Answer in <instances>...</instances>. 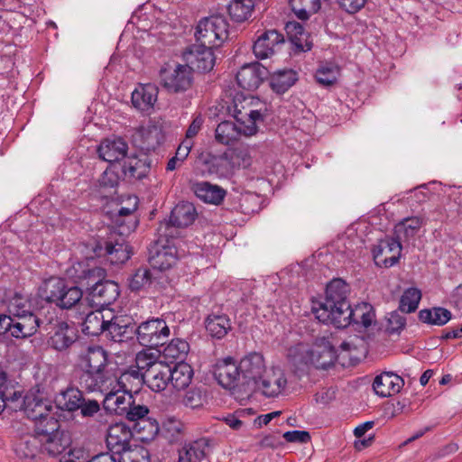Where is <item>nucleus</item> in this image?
<instances>
[{
  "label": "nucleus",
  "mask_w": 462,
  "mask_h": 462,
  "mask_svg": "<svg viewBox=\"0 0 462 462\" xmlns=\"http://www.w3.org/2000/svg\"><path fill=\"white\" fill-rule=\"evenodd\" d=\"M347 284L342 279H334L326 289L323 301H314L312 312L322 323H331L337 328L350 324L349 302L346 300Z\"/></svg>",
  "instance_id": "1"
},
{
  "label": "nucleus",
  "mask_w": 462,
  "mask_h": 462,
  "mask_svg": "<svg viewBox=\"0 0 462 462\" xmlns=\"http://www.w3.org/2000/svg\"><path fill=\"white\" fill-rule=\"evenodd\" d=\"M78 365L83 371L80 383L88 391L95 392L112 374L116 362L108 359L107 353L101 346H93L79 354Z\"/></svg>",
  "instance_id": "2"
},
{
  "label": "nucleus",
  "mask_w": 462,
  "mask_h": 462,
  "mask_svg": "<svg viewBox=\"0 0 462 462\" xmlns=\"http://www.w3.org/2000/svg\"><path fill=\"white\" fill-rule=\"evenodd\" d=\"M106 272L101 267L82 270L78 276L79 282L90 291L91 296L99 305H110L119 296L118 284L112 281H104Z\"/></svg>",
  "instance_id": "3"
},
{
  "label": "nucleus",
  "mask_w": 462,
  "mask_h": 462,
  "mask_svg": "<svg viewBox=\"0 0 462 462\" xmlns=\"http://www.w3.org/2000/svg\"><path fill=\"white\" fill-rule=\"evenodd\" d=\"M260 106L262 104L258 98L237 95L228 107L229 113L243 126L245 136H252L258 132L257 124L263 120Z\"/></svg>",
  "instance_id": "4"
},
{
  "label": "nucleus",
  "mask_w": 462,
  "mask_h": 462,
  "mask_svg": "<svg viewBox=\"0 0 462 462\" xmlns=\"http://www.w3.org/2000/svg\"><path fill=\"white\" fill-rule=\"evenodd\" d=\"M161 85L170 93L189 89L193 82V69L189 65L166 63L159 70Z\"/></svg>",
  "instance_id": "5"
},
{
  "label": "nucleus",
  "mask_w": 462,
  "mask_h": 462,
  "mask_svg": "<svg viewBox=\"0 0 462 462\" xmlns=\"http://www.w3.org/2000/svg\"><path fill=\"white\" fill-rule=\"evenodd\" d=\"M228 36V23L222 15H213L200 20L195 37L198 43L217 48Z\"/></svg>",
  "instance_id": "6"
},
{
  "label": "nucleus",
  "mask_w": 462,
  "mask_h": 462,
  "mask_svg": "<svg viewBox=\"0 0 462 462\" xmlns=\"http://www.w3.org/2000/svg\"><path fill=\"white\" fill-rule=\"evenodd\" d=\"M198 214L194 205L182 201L177 204L171 212L170 219L160 223L157 234L161 237L177 238L180 236V228L190 226Z\"/></svg>",
  "instance_id": "7"
},
{
  "label": "nucleus",
  "mask_w": 462,
  "mask_h": 462,
  "mask_svg": "<svg viewBox=\"0 0 462 462\" xmlns=\"http://www.w3.org/2000/svg\"><path fill=\"white\" fill-rule=\"evenodd\" d=\"M209 173L224 177L235 169L248 168L252 163V157L247 148L236 147L224 153L221 157H213L208 162Z\"/></svg>",
  "instance_id": "8"
},
{
  "label": "nucleus",
  "mask_w": 462,
  "mask_h": 462,
  "mask_svg": "<svg viewBox=\"0 0 462 462\" xmlns=\"http://www.w3.org/2000/svg\"><path fill=\"white\" fill-rule=\"evenodd\" d=\"M170 337V328L162 319H151L136 328V338L144 346L154 348L164 345Z\"/></svg>",
  "instance_id": "9"
},
{
  "label": "nucleus",
  "mask_w": 462,
  "mask_h": 462,
  "mask_svg": "<svg viewBox=\"0 0 462 462\" xmlns=\"http://www.w3.org/2000/svg\"><path fill=\"white\" fill-rule=\"evenodd\" d=\"M104 382L96 390L104 395V409L111 413L124 415L127 407L134 403L132 394L125 390L116 389L111 383Z\"/></svg>",
  "instance_id": "10"
},
{
  "label": "nucleus",
  "mask_w": 462,
  "mask_h": 462,
  "mask_svg": "<svg viewBox=\"0 0 462 462\" xmlns=\"http://www.w3.org/2000/svg\"><path fill=\"white\" fill-rule=\"evenodd\" d=\"M171 237L158 236L154 253L150 256L149 262L155 273L171 268L177 263V248Z\"/></svg>",
  "instance_id": "11"
},
{
  "label": "nucleus",
  "mask_w": 462,
  "mask_h": 462,
  "mask_svg": "<svg viewBox=\"0 0 462 462\" xmlns=\"http://www.w3.org/2000/svg\"><path fill=\"white\" fill-rule=\"evenodd\" d=\"M287 386V378L280 368L268 367L254 384V389L267 398L282 394Z\"/></svg>",
  "instance_id": "12"
},
{
  "label": "nucleus",
  "mask_w": 462,
  "mask_h": 462,
  "mask_svg": "<svg viewBox=\"0 0 462 462\" xmlns=\"http://www.w3.org/2000/svg\"><path fill=\"white\" fill-rule=\"evenodd\" d=\"M402 244L396 237L381 239L373 249L374 263L379 267L389 268L398 263L402 254Z\"/></svg>",
  "instance_id": "13"
},
{
  "label": "nucleus",
  "mask_w": 462,
  "mask_h": 462,
  "mask_svg": "<svg viewBox=\"0 0 462 462\" xmlns=\"http://www.w3.org/2000/svg\"><path fill=\"white\" fill-rule=\"evenodd\" d=\"M239 365L243 386H254L268 368L263 356L258 352H251L245 355L240 359Z\"/></svg>",
  "instance_id": "14"
},
{
  "label": "nucleus",
  "mask_w": 462,
  "mask_h": 462,
  "mask_svg": "<svg viewBox=\"0 0 462 462\" xmlns=\"http://www.w3.org/2000/svg\"><path fill=\"white\" fill-rule=\"evenodd\" d=\"M239 367V362H236L232 357H226L217 361L214 375L222 387L232 389L242 385V374Z\"/></svg>",
  "instance_id": "15"
},
{
  "label": "nucleus",
  "mask_w": 462,
  "mask_h": 462,
  "mask_svg": "<svg viewBox=\"0 0 462 462\" xmlns=\"http://www.w3.org/2000/svg\"><path fill=\"white\" fill-rule=\"evenodd\" d=\"M106 382L111 383L116 389H122L131 393L137 391L145 383V374L134 366L122 371L116 365V368L114 369Z\"/></svg>",
  "instance_id": "16"
},
{
  "label": "nucleus",
  "mask_w": 462,
  "mask_h": 462,
  "mask_svg": "<svg viewBox=\"0 0 462 462\" xmlns=\"http://www.w3.org/2000/svg\"><path fill=\"white\" fill-rule=\"evenodd\" d=\"M159 88L152 83H139L131 95L133 106L141 113L150 115L158 100Z\"/></svg>",
  "instance_id": "17"
},
{
  "label": "nucleus",
  "mask_w": 462,
  "mask_h": 462,
  "mask_svg": "<svg viewBox=\"0 0 462 462\" xmlns=\"http://www.w3.org/2000/svg\"><path fill=\"white\" fill-rule=\"evenodd\" d=\"M53 409L51 402L44 398L40 391H31L24 397V413L32 421L52 414Z\"/></svg>",
  "instance_id": "18"
},
{
  "label": "nucleus",
  "mask_w": 462,
  "mask_h": 462,
  "mask_svg": "<svg viewBox=\"0 0 462 462\" xmlns=\"http://www.w3.org/2000/svg\"><path fill=\"white\" fill-rule=\"evenodd\" d=\"M69 287L64 279L51 276L42 282L38 294L42 300L59 307Z\"/></svg>",
  "instance_id": "19"
},
{
  "label": "nucleus",
  "mask_w": 462,
  "mask_h": 462,
  "mask_svg": "<svg viewBox=\"0 0 462 462\" xmlns=\"http://www.w3.org/2000/svg\"><path fill=\"white\" fill-rule=\"evenodd\" d=\"M283 42L282 34L276 30H268L258 36L253 51L258 59H267L273 55Z\"/></svg>",
  "instance_id": "20"
},
{
  "label": "nucleus",
  "mask_w": 462,
  "mask_h": 462,
  "mask_svg": "<svg viewBox=\"0 0 462 462\" xmlns=\"http://www.w3.org/2000/svg\"><path fill=\"white\" fill-rule=\"evenodd\" d=\"M267 74V69L259 62L245 64L236 73V81L240 88L246 90L256 89L263 78Z\"/></svg>",
  "instance_id": "21"
},
{
  "label": "nucleus",
  "mask_w": 462,
  "mask_h": 462,
  "mask_svg": "<svg viewBox=\"0 0 462 462\" xmlns=\"http://www.w3.org/2000/svg\"><path fill=\"white\" fill-rule=\"evenodd\" d=\"M213 49L214 47L197 42L186 54V60L199 71L208 72L214 68L216 61Z\"/></svg>",
  "instance_id": "22"
},
{
  "label": "nucleus",
  "mask_w": 462,
  "mask_h": 462,
  "mask_svg": "<svg viewBox=\"0 0 462 462\" xmlns=\"http://www.w3.org/2000/svg\"><path fill=\"white\" fill-rule=\"evenodd\" d=\"M127 151L128 144L122 138L105 139L97 147L98 157L109 163L124 159Z\"/></svg>",
  "instance_id": "23"
},
{
  "label": "nucleus",
  "mask_w": 462,
  "mask_h": 462,
  "mask_svg": "<svg viewBox=\"0 0 462 462\" xmlns=\"http://www.w3.org/2000/svg\"><path fill=\"white\" fill-rule=\"evenodd\" d=\"M404 385L403 379L392 372H384L377 375L373 383L375 393L382 397H389L400 393Z\"/></svg>",
  "instance_id": "24"
},
{
  "label": "nucleus",
  "mask_w": 462,
  "mask_h": 462,
  "mask_svg": "<svg viewBox=\"0 0 462 462\" xmlns=\"http://www.w3.org/2000/svg\"><path fill=\"white\" fill-rule=\"evenodd\" d=\"M303 360L316 368L327 369L334 364L335 351L329 344L317 345L306 351Z\"/></svg>",
  "instance_id": "25"
},
{
  "label": "nucleus",
  "mask_w": 462,
  "mask_h": 462,
  "mask_svg": "<svg viewBox=\"0 0 462 462\" xmlns=\"http://www.w3.org/2000/svg\"><path fill=\"white\" fill-rule=\"evenodd\" d=\"M77 338L76 328L61 321L55 326L53 334L49 339V344L52 348L58 351H64L75 343Z\"/></svg>",
  "instance_id": "26"
},
{
  "label": "nucleus",
  "mask_w": 462,
  "mask_h": 462,
  "mask_svg": "<svg viewBox=\"0 0 462 462\" xmlns=\"http://www.w3.org/2000/svg\"><path fill=\"white\" fill-rule=\"evenodd\" d=\"M132 252L124 237H110L106 242L105 255L111 264H123L131 257Z\"/></svg>",
  "instance_id": "27"
},
{
  "label": "nucleus",
  "mask_w": 462,
  "mask_h": 462,
  "mask_svg": "<svg viewBox=\"0 0 462 462\" xmlns=\"http://www.w3.org/2000/svg\"><path fill=\"white\" fill-rule=\"evenodd\" d=\"M171 366L163 362L155 364L145 374V383L153 392H162L170 383Z\"/></svg>",
  "instance_id": "28"
},
{
  "label": "nucleus",
  "mask_w": 462,
  "mask_h": 462,
  "mask_svg": "<svg viewBox=\"0 0 462 462\" xmlns=\"http://www.w3.org/2000/svg\"><path fill=\"white\" fill-rule=\"evenodd\" d=\"M192 190L200 200L214 205L220 204L226 196V190L223 188L208 181L194 183Z\"/></svg>",
  "instance_id": "29"
},
{
  "label": "nucleus",
  "mask_w": 462,
  "mask_h": 462,
  "mask_svg": "<svg viewBox=\"0 0 462 462\" xmlns=\"http://www.w3.org/2000/svg\"><path fill=\"white\" fill-rule=\"evenodd\" d=\"M82 311H79V316L85 315V317H81L83 322L82 332L87 336H99L100 334L105 332L106 319L102 311L100 310H90L86 312V309H82Z\"/></svg>",
  "instance_id": "30"
},
{
  "label": "nucleus",
  "mask_w": 462,
  "mask_h": 462,
  "mask_svg": "<svg viewBox=\"0 0 462 462\" xmlns=\"http://www.w3.org/2000/svg\"><path fill=\"white\" fill-rule=\"evenodd\" d=\"M12 336L16 338H24L34 335L40 327V319L33 313H26L14 319Z\"/></svg>",
  "instance_id": "31"
},
{
  "label": "nucleus",
  "mask_w": 462,
  "mask_h": 462,
  "mask_svg": "<svg viewBox=\"0 0 462 462\" xmlns=\"http://www.w3.org/2000/svg\"><path fill=\"white\" fill-rule=\"evenodd\" d=\"M81 401H83V393L79 389L73 387L61 391L55 397L56 408L68 411L79 410Z\"/></svg>",
  "instance_id": "32"
},
{
  "label": "nucleus",
  "mask_w": 462,
  "mask_h": 462,
  "mask_svg": "<svg viewBox=\"0 0 462 462\" xmlns=\"http://www.w3.org/2000/svg\"><path fill=\"white\" fill-rule=\"evenodd\" d=\"M243 134V126H236L234 122L223 121L215 130V140L220 144L229 145L236 142Z\"/></svg>",
  "instance_id": "33"
},
{
  "label": "nucleus",
  "mask_w": 462,
  "mask_h": 462,
  "mask_svg": "<svg viewBox=\"0 0 462 462\" xmlns=\"http://www.w3.org/2000/svg\"><path fill=\"white\" fill-rule=\"evenodd\" d=\"M142 141V148L148 152L154 151L164 142V133L161 126L156 125H147L139 130Z\"/></svg>",
  "instance_id": "34"
},
{
  "label": "nucleus",
  "mask_w": 462,
  "mask_h": 462,
  "mask_svg": "<svg viewBox=\"0 0 462 462\" xmlns=\"http://www.w3.org/2000/svg\"><path fill=\"white\" fill-rule=\"evenodd\" d=\"M208 449V440L198 439L182 448L178 462H199L207 456Z\"/></svg>",
  "instance_id": "35"
},
{
  "label": "nucleus",
  "mask_w": 462,
  "mask_h": 462,
  "mask_svg": "<svg viewBox=\"0 0 462 462\" xmlns=\"http://www.w3.org/2000/svg\"><path fill=\"white\" fill-rule=\"evenodd\" d=\"M158 277L152 270L145 267L138 268L128 279V285L131 291H139L151 285H156Z\"/></svg>",
  "instance_id": "36"
},
{
  "label": "nucleus",
  "mask_w": 462,
  "mask_h": 462,
  "mask_svg": "<svg viewBox=\"0 0 462 462\" xmlns=\"http://www.w3.org/2000/svg\"><path fill=\"white\" fill-rule=\"evenodd\" d=\"M42 448L51 456L61 454L70 443L69 437L64 431H58L42 440Z\"/></svg>",
  "instance_id": "37"
},
{
  "label": "nucleus",
  "mask_w": 462,
  "mask_h": 462,
  "mask_svg": "<svg viewBox=\"0 0 462 462\" xmlns=\"http://www.w3.org/2000/svg\"><path fill=\"white\" fill-rule=\"evenodd\" d=\"M297 73L292 69L277 70L271 75L270 86L279 94L286 92L297 81Z\"/></svg>",
  "instance_id": "38"
},
{
  "label": "nucleus",
  "mask_w": 462,
  "mask_h": 462,
  "mask_svg": "<svg viewBox=\"0 0 462 462\" xmlns=\"http://www.w3.org/2000/svg\"><path fill=\"white\" fill-rule=\"evenodd\" d=\"M193 371L187 363L180 362L173 368L171 367L170 383L177 390H182L191 382Z\"/></svg>",
  "instance_id": "39"
},
{
  "label": "nucleus",
  "mask_w": 462,
  "mask_h": 462,
  "mask_svg": "<svg viewBox=\"0 0 462 462\" xmlns=\"http://www.w3.org/2000/svg\"><path fill=\"white\" fill-rule=\"evenodd\" d=\"M451 312L442 307H433L431 309H424L419 312L420 321L435 326H443L451 319Z\"/></svg>",
  "instance_id": "40"
},
{
  "label": "nucleus",
  "mask_w": 462,
  "mask_h": 462,
  "mask_svg": "<svg viewBox=\"0 0 462 462\" xmlns=\"http://www.w3.org/2000/svg\"><path fill=\"white\" fill-rule=\"evenodd\" d=\"M130 437V431L122 423L112 425L106 436L107 446L113 448H117V450H122L125 448Z\"/></svg>",
  "instance_id": "41"
},
{
  "label": "nucleus",
  "mask_w": 462,
  "mask_h": 462,
  "mask_svg": "<svg viewBox=\"0 0 462 462\" xmlns=\"http://www.w3.org/2000/svg\"><path fill=\"white\" fill-rule=\"evenodd\" d=\"M206 328L212 337L222 338L231 329V322L226 315H210L206 320Z\"/></svg>",
  "instance_id": "42"
},
{
  "label": "nucleus",
  "mask_w": 462,
  "mask_h": 462,
  "mask_svg": "<svg viewBox=\"0 0 462 462\" xmlns=\"http://www.w3.org/2000/svg\"><path fill=\"white\" fill-rule=\"evenodd\" d=\"M33 423L35 438L38 440H42V439H45L60 430V422L53 416V413L49 416L41 418L33 421Z\"/></svg>",
  "instance_id": "43"
},
{
  "label": "nucleus",
  "mask_w": 462,
  "mask_h": 462,
  "mask_svg": "<svg viewBox=\"0 0 462 462\" xmlns=\"http://www.w3.org/2000/svg\"><path fill=\"white\" fill-rule=\"evenodd\" d=\"M6 308L13 319L33 312L30 299L19 293H15L7 300Z\"/></svg>",
  "instance_id": "44"
},
{
  "label": "nucleus",
  "mask_w": 462,
  "mask_h": 462,
  "mask_svg": "<svg viewBox=\"0 0 462 462\" xmlns=\"http://www.w3.org/2000/svg\"><path fill=\"white\" fill-rule=\"evenodd\" d=\"M254 7V0H231L227 10L234 21L244 22L251 16Z\"/></svg>",
  "instance_id": "45"
},
{
  "label": "nucleus",
  "mask_w": 462,
  "mask_h": 462,
  "mask_svg": "<svg viewBox=\"0 0 462 462\" xmlns=\"http://www.w3.org/2000/svg\"><path fill=\"white\" fill-rule=\"evenodd\" d=\"M422 225L421 218L418 217H408L395 226V237L402 240H409L413 237Z\"/></svg>",
  "instance_id": "46"
},
{
  "label": "nucleus",
  "mask_w": 462,
  "mask_h": 462,
  "mask_svg": "<svg viewBox=\"0 0 462 462\" xmlns=\"http://www.w3.org/2000/svg\"><path fill=\"white\" fill-rule=\"evenodd\" d=\"M116 453L117 462H150L149 452L143 446L134 445L116 450Z\"/></svg>",
  "instance_id": "47"
},
{
  "label": "nucleus",
  "mask_w": 462,
  "mask_h": 462,
  "mask_svg": "<svg viewBox=\"0 0 462 462\" xmlns=\"http://www.w3.org/2000/svg\"><path fill=\"white\" fill-rule=\"evenodd\" d=\"M129 328L128 319L116 316L106 319L105 332L114 341H123Z\"/></svg>",
  "instance_id": "48"
},
{
  "label": "nucleus",
  "mask_w": 462,
  "mask_h": 462,
  "mask_svg": "<svg viewBox=\"0 0 462 462\" xmlns=\"http://www.w3.org/2000/svg\"><path fill=\"white\" fill-rule=\"evenodd\" d=\"M189 350V345L187 341L180 338H173L163 349L162 354L165 358L171 361L182 360L186 357Z\"/></svg>",
  "instance_id": "49"
},
{
  "label": "nucleus",
  "mask_w": 462,
  "mask_h": 462,
  "mask_svg": "<svg viewBox=\"0 0 462 462\" xmlns=\"http://www.w3.org/2000/svg\"><path fill=\"white\" fill-rule=\"evenodd\" d=\"M58 308L61 310L77 308L81 310L82 309H88V304L83 300L82 290L78 286H70Z\"/></svg>",
  "instance_id": "50"
},
{
  "label": "nucleus",
  "mask_w": 462,
  "mask_h": 462,
  "mask_svg": "<svg viewBox=\"0 0 462 462\" xmlns=\"http://www.w3.org/2000/svg\"><path fill=\"white\" fill-rule=\"evenodd\" d=\"M340 69L337 65L326 62L319 65L315 73V78L320 85L330 86L337 81Z\"/></svg>",
  "instance_id": "51"
},
{
  "label": "nucleus",
  "mask_w": 462,
  "mask_h": 462,
  "mask_svg": "<svg viewBox=\"0 0 462 462\" xmlns=\"http://www.w3.org/2000/svg\"><path fill=\"white\" fill-rule=\"evenodd\" d=\"M421 300V291L418 288L406 289L400 299L399 310L404 313L414 312Z\"/></svg>",
  "instance_id": "52"
},
{
  "label": "nucleus",
  "mask_w": 462,
  "mask_h": 462,
  "mask_svg": "<svg viewBox=\"0 0 462 462\" xmlns=\"http://www.w3.org/2000/svg\"><path fill=\"white\" fill-rule=\"evenodd\" d=\"M290 5L296 16L300 20H307L311 14H315L320 7L319 0H290Z\"/></svg>",
  "instance_id": "53"
},
{
  "label": "nucleus",
  "mask_w": 462,
  "mask_h": 462,
  "mask_svg": "<svg viewBox=\"0 0 462 462\" xmlns=\"http://www.w3.org/2000/svg\"><path fill=\"white\" fill-rule=\"evenodd\" d=\"M35 437L21 439L14 447V452L21 459H32L37 452V441Z\"/></svg>",
  "instance_id": "54"
},
{
  "label": "nucleus",
  "mask_w": 462,
  "mask_h": 462,
  "mask_svg": "<svg viewBox=\"0 0 462 462\" xmlns=\"http://www.w3.org/2000/svg\"><path fill=\"white\" fill-rule=\"evenodd\" d=\"M157 359L158 351H152V348L140 351L135 356V366L134 367L143 372V374H146L153 365L162 362Z\"/></svg>",
  "instance_id": "55"
},
{
  "label": "nucleus",
  "mask_w": 462,
  "mask_h": 462,
  "mask_svg": "<svg viewBox=\"0 0 462 462\" xmlns=\"http://www.w3.org/2000/svg\"><path fill=\"white\" fill-rule=\"evenodd\" d=\"M134 430L141 433L142 431L146 432L145 435L141 436L143 439H152L159 431L158 424L155 420L144 418L134 425Z\"/></svg>",
  "instance_id": "56"
},
{
  "label": "nucleus",
  "mask_w": 462,
  "mask_h": 462,
  "mask_svg": "<svg viewBox=\"0 0 462 462\" xmlns=\"http://www.w3.org/2000/svg\"><path fill=\"white\" fill-rule=\"evenodd\" d=\"M203 396L198 388L187 391L182 398V403L189 408L196 409L203 405Z\"/></svg>",
  "instance_id": "57"
},
{
  "label": "nucleus",
  "mask_w": 462,
  "mask_h": 462,
  "mask_svg": "<svg viewBox=\"0 0 462 462\" xmlns=\"http://www.w3.org/2000/svg\"><path fill=\"white\" fill-rule=\"evenodd\" d=\"M115 224L117 226V231L119 234V237H124L125 236L130 234L134 231L137 226V220L134 217H116L115 220Z\"/></svg>",
  "instance_id": "58"
},
{
  "label": "nucleus",
  "mask_w": 462,
  "mask_h": 462,
  "mask_svg": "<svg viewBox=\"0 0 462 462\" xmlns=\"http://www.w3.org/2000/svg\"><path fill=\"white\" fill-rule=\"evenodd\" d=\"M149 413V409L145 405H134L130 404V406L127 407L125 416L127 420L130 421H140L141 420L146 418L147 414Z\"/></svg>",
  "instance_id": "59"
},
{
  "label": "nucleus",
  "mask_w": 462,
  "mask_h": 462,
  "mask_svg": "<svg viewBox=\"0 0 462 462\" xmlns=\"http://www.w3.org/2000/svg\"><path fill=\"white\" fill-rule=\"evenodd\" d=\"M143 165L144 163L141 160H138L137 158H129L127 162H125L124 171L131 177L140 179L143 175V172L139 171V170Z\"/></svg>",
  "instance_id": "60"
},
{
  "label": "nucleus",
  "mask_w": 462,
  "mask_h": 462,
  "mask_svg": "<svg viewBox=\"0 0 462 462\" xmlns=\"http://www.w3.org/2000/svg\"><path fill=\"white\" fill-rule=\"evenodd\" d=\"M282 437L287 442L291 443H308L310 440V435L305 430H291L283 433Z\"/></svg>",
  "instance_id": "61"
},
{
  "label": "nucleus",
  "mask_w": 462,
  "mask_h": 462,
  "mask_svg": "<svg viewBox=\"0 0 462 462\" xmlns=\"http://www.w3.org/2000/svg\"><path fill=\"white\" fill-rule=\"evenodd\" d=\"M406 325V319L397 311H393L388 318V329L390 332H399Z\"/></svg>",
  "instance_id": "62"
},
{
  "label": "nucleus",
  "mask_w": 462,
  "mask_h": 462,
  "mask_svg": "<svg viewBox=\"0 0 462 462\" xmlns=\"http://www.w3.org/2000/svg\"><path fill=\"white\" fill-rule=\"evenodd\" d=\"M285 30L287 33L290 35L291 41L294 42L296 44H298L297 41L300 39V37L304 34V28L302 24H300L298 22L287 23Z\"/></svg>",
  "instance_id": "63"
},
{
  "label": "nucleus",
  "mask_w": 462,
  "mask_h": 462,
  "mask_svg": "<svg viewBox=\"0 0 462 462\" xmlns=\"http://www.w3.org/2000/svg\"><path fill=\"white\" fill-rule=\"evenodd\" d=\"M340 7L350 14H355L364 7L366 0H337Z\"/></svg>",
  "instance_id": "64"
}]
</instances>
